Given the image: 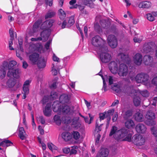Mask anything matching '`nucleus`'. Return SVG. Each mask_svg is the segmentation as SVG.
I'll return each instance as SVG.
<instances>
[{
	"instance_id": "nucleus-39",
	"label": "nucleus",
	"mask_w": 157,
	"mask_h": 157,
	"mask_svg": "<svg viewBox=\"0 0 157 157\" xmlns=\"http://www.w3.org/2000/svg\"><path fill=\"white\" fill-rule=\"evenodd\" d=\"M72 136L73 138L75 140L78 139L80 137L79 133L77 131H73L71 132Z\"/></svg>"
},
{
	"instance_id": "nucleus-60",
	"label": "nucleus",
	"mask_w": 157,
	"mask_h": 157,
	"mask_svg": "<svg viewBox=\"0 0 157 157\" xmlns=\"http://www.w3.org/2000/svg\"><path fill=\"white\" fill-rule=\"evenodd\" d=\"M39 121L42 124L45 123V121L43 116H40L39 118Z\"/></svg>"
},
{
	"instance_id": "nucleus-47",
	"label": "nucleus",
	"mask_w": 157,
	"mask_h": 157,
	"mask_svg": "<svg viewBox=\"0 0 157 157\" xmlns=\"http://www.w3.org/2000/svg\"><path fill=\"white\" fill-rule=\"evenodd\" d=\"M117 130V128L115 126H113L109 134V136H111L114 134H115Z\"/></svg>"
},
{
	"instance_id": "nucleus-38",
	"label": "nucleus",
	"mask_w": 157,
	"mask_h": 157,
	"mask_svg": "<svg viewBox=\"0 0 157 157\" xmlns=\"http://www.w3.org/2000/svg\"><path fill=\"white\" fill-rule=\"evenodd\" d=\"M103 124H101L99 126L98 122L96 121L95 124V127L94 130V133H99L100 131L101 130V127Z\"/></svg>"
},
{
	"instance_id": "nucleus-52",
	"label": "nucleus",
	"mask_w": 157,
	"mask_h": 157,
	"mask_svg": "<svg viewBox=\"0 0 157 157\" xmlns=\"http://www.w3.org/2000/svg\"><path fill=\"white\" fill-rule=\"evenodd\" d=\"M9 65L11 68H14L13 67L17 64V62L14 60H12L9 62Z\"/></svg>"
},
{
	"instance_id": "nucleus-22",
	"label": "nucleus",
	"mask_w": 157,
	"mask_h": 157,
	"mask_svg": "<svg viewBox=\"0 0 157 157\" xmlns=\"http://www.w3.org/2000/svg\"><path fill=\"white\" fill-rule=\"evenodd\" d=\"M60 102L63 104L68 103L70 101V98L68 95L65 94L61 95L59 98Z\"/></svg>"
},
{
	"instance_id": "nucleus-33",
	"label": "nucleus",
	"mask_w": 157,
	"mask_h": 157,
	"mask_svg": "<svg viewBox=\"0 0 157 157\" xmlns=\"http://www.w3.org/2000/svg\"><path fill=\"white\" fill-rule=\"evenodd\" d=\"M58 13L60 19L62 20H64L66 17L65 12L62 9H60L59 10Z\"/></svg>"
},
{
	"instance_id": "nucleus-37",
	"label": "nucleus",
	"mask_w": 157,
	"mask_h": 157,
	"mask_svg": "<svg viewBox=\"0 0 157 157\" xmlns=\"http://www.w3.org/2000/svg\"><path fill=\"white\" fill-rule=\"evenodd\" d=\"M125 125L127 128H129L134 126L135 124L133 121L129 120L125 122Z\"/></svg>"
},
{
	"instance_id": "nucleus-20",
	"label": "nucleus",
	"mask_w": 157,
	"mask_h": 157,
	"mask_svg": "<svg viewBox=\"0 0 157 157\" xmlns=\"http://www.w3.org/2000/svg\"><path fill=\"white\" fill-rule=\"evenodd\" d=\"M39 55L38 53H34L29 56V60L33 63L35 64L36 63L38 60Z\"/></svg>"
},
{
	"instance_id": "nucleus-6",
	"label": "nucleus",
	"mask_w": 157,
	"mask_h": 157,
	"mask_svg": "<svg viewBox=\"0 0 157 157\" xmlns=\"http://www.w3.org/2000/svg\"><path fill=\"white\" fill-rule=\"evenodd\" d=\"M128 72V66L123 63L120 65L118 69V74L120 76H126Z\"/></svg>"
},
{
	"instance_id": "nucleus-62",
	"label": "nucleus",
	"mask_w": 157,
	"mask_h": 157,
	"mask_svg": "<svg viewBox=\"0 0 157 157\" xmlns=\"http://www.w3.org/2000/svg\"><path fill=\"white\" fill-rule=\"evenodd\" d=\"M46 4L49 6H52L53 4V0H45Z\"/></svg>"
},
{
	"instance_id": "nucleus-16",
	"label": "nucleus",
	"mask_w": 157,
	"mask_h": 157,
	"mask_svg": "<svg viewBox=\"0 0 157 157\" xmlns=\"http://www.w3.org/2000/svg\"><path fill=\"white\" fill-rule=\"evenodd\" d=\"M109 154L108 150L106 148H102L97 154L96 157H107Z\"/></svg>"
},
{
	"instance_id": "nucleus-36",
	"label": "nucleus",
	"mask_w": 157,
	"mask_h": 157,
	"mask_svg": "<svg viewBox=\"0 0 157 157\" xmlns=\"http://www.w3.org/2000/svg\"><path fill=\"white\" fill-rule=\"evenodd\" d=\"M12 69L11 68L9 65V63H8L7 61H4L3 62L2 69L5 70V71L8 70L9 71Z\"/></svg>"
},
{
	"instance_id": "nucleus-32",
	"label": "nucleus",
	"mask_w": 157,
	"mask_h": 157,
	"mask_svg": "<svg viewBox=\"0 0 157 157\" xmlns=\"http://www.w3.org/2000/svg\"><path fill=\"white\" fill-rule=\"evenodd\" d=\"M16 80L13 78L9 79L7 81L6 84L10 88H12L16 84Z\"/></svg>"
},
{
	"instance_id": "nucleus-17",
	"label": "nucleus",
	"mask_w": 157,
	"mask_h": 157,
	"mask_svg": "<svg viewBox=\"0 0 157 157\" xmlns=\"http://www.w3.org/2000/svg\"><path fill=\"white\" fill-rule=\"evenodd\" d=\"M51 104L48 103L43 110L44 115L48 117H50L51 115L52 109Z\"/></svg>"
},
{
	"instance_id": "nucleus-2",
	"label": "nucleus",
	"mask_w": 157,
	"mask_h": 157,
	"mask_svg": "<svg viewBox=\"0 0 157 157\" xmlns=\"http://www.w3.org/2000/svg\"><path fill=\"white\" fill-rule=\"evenodd\" d=\"M132 141L137 146H141L144 144L145 139L140 134H135L132 137Z\"/></svg>"
},
{
	"instance_id": "nucleus-10",
	"label": "nucleus",
	"mask_w": 157,
	"mask_h": 157,
	"mask_svg": "<svg viewBox=\"0 0 157 157\" xmlns=\"http://www.w3.org/2000/svg\"><path fill=\"white\" fill-rule=\"evenodd\" d=\"M20 73V70L18 69H14L12 68L9 71L7 72V76L9 77H11L13 76L14 78H18L19 77V74Z\"/></svg>"
},
{
	"instance_id": "nucleus-4",
	"label": "nucleus",
	"mask_w": 157,
	"mask_h": 157,
	"mask_svg": "<svg viewBox=\"0 0 157 157\" xmlns=\"http://www.w3.org/2000/svg\"><path fill=\"white\" fill-rule=\"evenodd\" d=\"M128 130L125 128H122L118 130L115 136V139L117 140L123 139L127 136Z\"/></svg>"
},
{
	"instance_id": "nucleus-49",
	"label": "nucleus",
	"mask_w": 157,
	"mask_h": 157,
	"mask_svg": "<svg viewBox=\"0 0 157 157\" xmlns=\"http://www.w3.org/2000/svg\"><path fill=\"white\" fill-rule=\"evenodd\" d=\"M147 19L151 21H152L155 20V18L153 15L150 13L147 14Z\"/></svg>"
},
{
	"instance_id": "nucleus-55",
	"label": "nucleus",
	"mask_w": 157,
	"mask_h": 157,
	"mask_svg": "<svg viewBox=\"0 0 157 157\" xmlns=\"http://www.w3.org/2000/svg\"><path fill=\"white\" fill-rule=\"evenodd\" d=\"M104 113H105V118H107V122H108V124L109 123L110 121L111 120V118L108 113H107V112H104Z\"/></svg>"
},
{
	"instance_id": "nucleus-26",
	"label": "nucleus",
	"mask_w": 157,
	"mask_h": 157,
	"mask_svg": "<svg viewBox=\"0 0 157 157\" xmlns=\"http://www.w3.org/2000/svg\"><path fill=\"white\" fill-rule=\"evenodd\" d=\"M83 4L89 6L91 8H94L95 7V5L93 2L96 0H82Z\"/></svg>"
},
{
	"instance_id": "nucleus-48",
	"label": "nucleus",
	"mask_w": 157,
	"mask_h": 157,
	"mask_svg": "<svg viewBox=\"0 0 157 157\" xmlns=\"http://www.w3.org/2000/svg\"><path fill=\"white\" fill-rule=\"evenodd\" d=\"M6 71L5 70L1 69L0 70V78L3 79L6 76Z\"/></svg>"
},
{
	"instance_id": "nucleus-24",
	"label": "nucleus",
	"mask_w": 157,
	"mask_h": 157,
	"mask_svg": "<svg viewBox=\"0 0 157 157\" xmlns=\"http://www.w3.org/2000/svg\"><path fill=\"white\" fill-rule=\"evenodd\" d=\"M79 118L77 117L73 119L72 123V125L75 129H78L81 126V124L78 122Z\"/></svg>"
},
{
	"instance_id": "nucleus-12",
	"label": "nucleus",
	"mask_w": 157,
	"mask_h": 157,
	"mask_svg": "<svg viewBox=\"0 0 157 157\" xmlns=\"http://www.w3.org/2000/svg\"><path fill=\"white\" fill-rule=\"evenodd\" d=\"M143 62L144 63L147 65L151 66L153 61V57L149 55H146L144 56L143 58Z\"/></svg>"
},
{
	"instance_id": "nucleus-8",
	"label": "nucleus",
	"mask_w": 157,
	"mask_h": 157,
	"mask_svg": "<svg viewBox=\"0 0 157 157\" xmlns=\"http://www.w3.org/2000/svg\"><path fill=\"white\" fill-rule=\"evenodd\" d=\"M101 61L103 63H106L109 62L112 59L110 54L106 52H102L100 55Z\"/></svg>"
},
{
	"instance_id": "nucleus-50",
	"label": "nucleus",
	"mask_w": 157,
	"mask_h": 157,
	"mask_svg": "<svg viewBox=\"0 0 157 157\" xmlns=\"http://www.w3.org/2000/svg\"><path fill=\"white\" fill-rule=\"evenodd\" d=\"M140 93L143 96L145 97H147L149 95L148 92L146 90L140 91Z\"/></svg>"
},
{
	"instance_id": "nucleus-27",
	"label": "nucleus",
	"mask_w": 157,
	"mask_h": 157,
	"mask_svg": "<svg viewBox=\"0 0 157 157\" xmlns=\"http://www.w3.org/2000/svg\"><path fill=\"white\" fill-rule=\"evenodd\" d=\"M71 110L70 107L68 105H66L63 106L61 110L63 115H69L70 113Z\"/></svg>"
},
{
	"instance_id": "nucleus-25",
	"label": "nucleus",
	"mask_w": 157,
	"mask_h": 157,
	"mask_svg": "<svg viewBox=\"0 0 157 157\" xmlns=\"http://www.w3.org/2000/svg\"><path fill=\"white\" fill-rule=\"evenodd\" d=\"M42 23V20L41 19H39L34 23L33 27V30L34 33H36L38 31Z\"/></svg>"
},
{
	"instance_id": "nucleus-30",
	"label": "nucleus",
	"mask_w": 157,
	"mask_h": 157,
	"mask_svg": "<svg viewBox=\"0 0 157 157\" xmlns=\"http://www.w3.org/2000/svg\"><path fill=\"white\" fill-rule=\"evenodd\" d=\"M127 91L126 90L124 91V93L125 94L127 93V94H128L131 96H132L133 94H135L136 93V90L132 89H131V88L129 86H127L126 88Z\"/></svg>"
},
{
	"instance_id": "nucleus-51",
	"label": "nucleus",
	"mask_w": 157,
	"mask_h": 157,
	"mask_svg": "<svg viewBox=\"0 0 157 157\" xmlns=\"http://www.w3.org/2000/svg\"><path fill=\"white\" fill-rule=\"evenodd\" d=\"M18 44L21 50L23 52L24 49L22 47L23 45V40L22 39L20 38L18 40Z\"/></svg>"
},
{
	"instance_id": "nucleus-40",
	"label": "nucleus",
	"mask_w": 157,
	"mask_h": 157,
	"mask_svg": "<svg viewBox=\"0 0 157 157\" xmlns=\"http://www.w3.org/2000/svg\"><path fill=\"white\" fill-rule=\"evenodd\" d=\"M54 122L56 124L59 125L61 124V121L60 120V117L58 115H55L53 118Z\"/></svg>"
},
{
	"instance_id": "nucleus-29",
	"label": "nucleus",
	"mask_w": 157,
	"mask_h": 157,
	"mask_svg": "<svg viewBox=\"0 0 157 157\" xmlns=\"http://www.w3.org/2000/svg\"><path fill=\"white\" fill-rule=\"evenodd\" d=\"M38 67L40 68H43L46 66V62L44 58H40L37 63Z\"/></svg>"
},
{
	"instance_id": "nucleus-13",
	"label": "nucleus",
	"mask_w": 157,
	"mask_h": 157,
	"mask_svg": "<svg viewBox=\"0 0 157 157\" xmlns=\"http://www.w3.org/2000/svg\"><path fill=\"white\" fill-rule=\"evenodd\" d=\"M135 64L139 66L142 63L143 56L139 53H137L135 54L133 58Z\"/></svg>"
},
{
	"instance_id": "nucleus-31",
	"label": "nucleus",
	"mask_w": 157,
	"mask_h": 157,
	"mask_svg": "<svg viewBox=\"0 0 157 157\" xmlns=\"http://www.w3.org/2000/svg\"><path fill=\"white\" fill-rule=\"evenodd\" d=\"M155 114L151 110L148 111L146 114V117L148 120H152L155 118Z\"/></svg>"
},
{
	"instance_id": "nucleus-1",
	"label": "nucleus",
	"mask_w": 157,
	"mask_h": 157,
	"mask_svg": "<svg viewBox=\"0 0 157 157\" xmlns=\"http://www.w3.org/2000/svg\"><path fill=\"white\" fill-rule=\"evenodd\" d=\"M149 78V76L147 74L141 73L137 75L135 79L137 83H141L146 85L147 84Z\"/></svg>"
},
{
	"instance_id": "nucleus-5",
	"label": "nucleus",
	"mask_w": 157,
	"mask_h": 157,
	"mask_svg": "<svg viewBox=\"0 0 157 157\" xmlns=\"http://www.w3.org/2000/svg\"><path fill=\"white\" fill-rule=\"evenodd\" d=\"M107 41L108 44L112 48H115L117 45V40L114 35H109L107 38Z\"/></svg>"
},
{
	"instance_id": "nucleus-45",
	"label": "nucleus",
	"mask_w": 157,
	"mask_h": 157,
	"mask_svg": "<svg viewBox=\"0 0 157 157\" xmlns=\"http://www.w3.org/2000/svg\"><path fill=\"white\" fill-rule=\"evenodd\" d=\"M100 24L101 27L104 29H106L108 28L109 25L105 20H102L100 21Z\"/></svg>"
},
{
	"instance_id": "nucleus-54",
	"label": "nucleus",
	"mask_w": 157,
	"mask_h": 157,
	"mask_svg": "<svg viewBox=\"0 0 157 157\" xmlns=\"http://www.w3.org/2000/svg\"><path fill=\"white\" fill-rule=\"evenodd\" d=\"M14 38H10L9 41V47L10 49V50H14V49L13 48L12 45L13 44V40Z\"/></svg>"
},
{
	"instance_id": "nucleus-41",
	"label": "nucleus",
	"mask_w": 157,
	"mask_h": 157,
	"mask_svg": "<svg viewBox=\"0 0 157 157\" xmlns=\"http://www.w3.org/2000/svg\"><path fill=\"white\" fill-rule=\"evenodd\" d=\"M133 102L135 106H138L140 104V99L139 97H136L133 98Z\"/></svg>"
},
{
	"instance_id": "nucleus-11",
	"label": "nucleus",
	"mask_w": 157,
	"mask_h": 157,
	"mask_svg": "<svg viewBox=\"0 0 157 157\" xmlns=\"http://www.w3.org/2000/svg\"><path fill=\"white\" fill-rule=\"evenodd\" d=\"M118 56L120 57L121 60L122 62L128 64L130 63L131 59L128 55L121 53L118 54Z\"/></svg>"
},
{
	"instance_id": "nucleus-44",
	"label": "nucleus",
	"mask_w": 157,
	"mask_h": 157,
	"mask_svg": "<svg viewBox=\"0 0 157 157\" xmlns=\"http://www.w3.org/2000/svg\"><path fill=\"white\" fill-rule=\"evenodd\" d=\"M111 89L117 93H120L121 92V89L119 85L117 84L114 85L112 87Z\"/></svg>"
},
{
	"instance_id": "nucleus-59",
	"label": "nucleus",
	"mask_w": 157,
	"mask_h": 157,
	"mask_svg": "<svg viewBox=\"0 0 157 157\" xmlns=\"http://www.w3.org/2000/svg\"><path fill=\"white\" fill-rule=\"evenodd\" d=\"M71 118L70 117H68L67 118H65L64 120V123L66 124H69L71 121Z\"/></svg>"
},
{
	"instance_id": "nucleus-14",
	"label": "nucleus",
	"mask_w": 157,
	"mask_h": 157,
	"mask_svg": "<svg viewBox=\"0 0 157 157\" xmlns=\"http://www.w3.org/2000/svg\"><path fill=\"white\" fill-rule=\"evenodd\" d=\"M136 129L137 132L144 133L146 132L147 128L144 124L139 123L136 126Z\"/></svg>"
},
{
	"instance_id": "nucleus-63",
	"label": "nucleus",
	"mask_w": 157,
	"mask_h": 157,
	"mask_svg": "<svg viewBox=\"0 0 157 157\" xmlns=\"http://www.w3.org/2000/svg\"><path fill=\"white\" fill-rule=\"evenodd\" d=\"M5 142L6 144V147H8L13 145V143L10 141L8 140H5Z\"/></svg>"
},
{
	"instance_id": "nucleus-53",
	"label": "nucleus",
	"mask_w": 157,
	"mask_h": 157,
	"mask_svg": "<svg viewBox=\"0 0 157 157\" xmlns=\"http://www.w3.org/2000/svg\"><path fill=\"white\" fill-rule=\"evenodd\" d=\"M23 90L24 93L28 94L29 92V87L23 86Z\"/></svg>"
},
{
	"instance_id": "nucleus-19",
	"label": "nucleus",
	"mask_w": 157,
	"mask_h": 157,
	"mask_svg": "<svg viewBox=\"0 0 157 157\" xmlns=\"http://www.w3.org/2000/svg\"><path fill=\"white\" fill-rule=\"evenodd\" d=\"M27 135L23 127H20L19 129L18 136L21 140H24L26 139Z\"/></svg>"
},
{
	"instance_id": "nucleus-35",
	"label": "nucleus",
	"mask_w": 157,
	"mask_h": 157,
	"mask_svg": "<svg viewBox=\"0 0 157 157\" xmlns=\"http://www.w3.org/2000/svg\"><path fill=\"white\" fill-rule=\"evenodd\" d=\"M56 12L54 11H49L45 16V19L50 18L54 17L56 15Z\"/></svg>"
},
{
	"instance_id": "nucleus-7",
	"label": "nucleus",
	"mask_w": 157,
	"mask_h": 157,
	"mask_svg": "<svg viewBox=\"0 0 157 157\" xmlns=\"http://www.w3.org/2000/svg\"><path fill=\"white\" fill-rule=\"evenodd\" d=\"M154 46V43L153 42L146 43L144 44L143 47V52L145 53L153 52Z\"/></svg>"
},
{
	"instance_id": "nucleus-15",
	"label": "nucleus",
	"mask_w": 157,
	"mask_h": 157,
	"mask_svg": "<svg viewBox=\"0 0 157 157\" xmlns=\"http://www.w3.org/2000/svg\"><path fill=\"white\" fill-rule=\"evenodd\" d=\"M43 30L40 33V36L43 38V41H45L48 40L50 35L51 29Z\"/></svg>"
},
{
	"instance_id": "nucleus-9",
	"label": "nucleus",
	"mask_w": 157,
	"mask_h": 157,
	"mask_svg": "<svg viewBox=\"0 0 157 157\" xmlns=\"http://www.w3.org/2000/svg\"><path fill=\"white\" fill-rule=\"evenodd\" d=\"M55 20L53 19L46 20L42 24L40 28L42 29H50V28L52 26Z\"/></svg>"
},
{
	"instance_id": "nucleus-21",
	"label": "nucleus",
	"mask_w": 157,
	"mask_h": 157,
	"mask_svg": "<svg viewBox=\"0 0 157 157\" xmlns=\"http://www.w3.org/2000/svg\"><path fill=\"white\" fill-rule=\"evenodd\" d=\"M62 137L63 140L67 142L70 141L72 138V135L69 132H65L62 134Z\"/></svg>"
},
{
	"instance_id": "nucleus-64",
	"label": "nucleus",
	"mask_w": 157,
	"mask_h": 157,
	"mask_svg": "<svg viewBox=\"0 0 157 157\" xmlns=\"http://www.w3.org/2000/svg\"><path fill=\"white\" fill-rule=\"evenodd\" d=\"M63 152L65 154H68L70 151V149L68 147H65L63 149Z\"/></svg>"
},
{
	"instance_id": "nucleus-46",
	"label": "nucleus",
	"mask_w": 157,
	"mask_h": 157,
	"mask_svg": "<svg viewBox=\"0 0 157 157\" xmlns=\"http://www.w3.org/2000/svg\"><path fill=\"white\" fill-rule=\"evenodd\" d=\"M133 113V110L132 109H129L126 111L125 113V117L128 118L131 117Z\"/></svg>"
},
{
	"instance_id": "nucleus-28",
	"label": "nucleus",
	"mask_w": 157,
	"mask_h": 157,
	"mask_svg": "<svg viewBox=\"0 0 157 157\" xmlns=\"http://www.w3.org/2000/svg\"><path fill=\"white\" fill-rule=\"evenodd\" d=\"M151 6V3L150 2L144 1L140 2L138 6L140 8H148Z\"/></svg>"
},
{
	"instance_id": "nucleus-56",
	"label": "nucleus",
	"mask_w": 157,
	"mask_h": 157,
	"mask_svg": "<svg viewBox=\"0 0 157 157\" xmlns=\"http://www.w3.org/2000/svg\"><path fill=\"white\" fill-rule=\"evenodd\" d=\"M50 96L53 98H56L57 97V93L56 92L52 91L51 93Z\"/></svg>"
},
{
	"instance_id": "nucleus-58",
	"label": "nucleus",
	"mask_w": 157,
	"mask_h": 157,
	"mask_svg": "<svg viewBox=\"0 0 157 157\" xmlns=\"http://www.w3.org/2000/svg\"><path fill=\"white\" fill-rule=\"evenodd\" d=\"M118 117V114L117 112L115 113L114 115H113L112 118V121L113 122H115L116 121Z\"/></svg>"
},
{
	"instance_id": "nucleus-61",
	"label": "nucleus",
	"mask_w": 157,
	"mask_h": 157,
	"mask_svg": "<svg viewBox=\"0 0 157 157\" xmlns=\"http://www.w3.org/2000/svg\"><path fill=\"white\" fill-rule=\"evenodd\" d=\"M99 118L100 121L103 120L105 118V113L104 112L99 114Z\"/></svg>"
},
{
	"instance_id": "nucleus-18",
	"label": "nucleus",
	"mask_w": 157,
	"mask_h": 157,
	"mask_svg": "<svg viewBox=\"0 0 157 157\" xmlns=\"http://www.w3.org/2000/svg\"><path fill=\"white\" fill-rule=\"evenodd\" d=\"M109 69L112 73H116L117 70V63L115 61L111 62L109 65Z\"/></svg>"
},
{
	"instance_id": "nucleus-34",
	"label": "nucleus",
	"mask_w": 157,
	"mask_h": 157,
	"mask_svg": "<svg viewBox=\"0 0 157 157\" xmlns=\"http://www.w3.org/2000/svg\"><path fill=\"white\" fill-rule=\"evenodd\" d=\"M106 45L107 44L106 42L105 41V44H102L101 45H100V46L99 47H100V49L101 50V53H107V52H108V47Z\"/></svg>"
},
{
	"instance_id": "nucleus-42",
	"label": "nucleus",
	"mask_w": 157,
	"mask_h": 157,
	"mask_svg": "<svg viewBox=\"0 0 157 157\" xmlns=\"http://www.w3.org/2000/svg\"><path fill=\"white\" fill-rule=\"evenodd\" d=\"M74 16H71L70 17L68 21L67 25L69 26H71L73 25L75 23Z\"/></svg>"
},
{
	"instance_id": "nucleus-43",
	"label": "nucleus",
	"mask_w": 157,
	"mask_h": 157,
	"mask_svg": "<svg viewBox=\"0 0 157 157\" xmlns=\"http://www.w3.org/2000/svg\"><path fill=\"white\" fill-rule=\"evenodd\" d=\"M132 135L131 133L128 134L126 137L121 140L122 141H127L128 142H131L132 140Z\"/></svg>"
},
{
	"instance_id": "nucleus-23",
	"label": "nucleus",
	"mask_w": 157,
	"mask_h": 157,
	"mask_svg": "<svg viewBox=\"0 0 157 157\" xmlns=\"http://www.w3.org/2000/svg\"><path fill=\"white\" fill-rule=\"evenodd\" d=\"M135 119L139 122L142 121L143 120V116L142 111L140 110L137 111L134 115Z\"/></svg>"
},
{
	"instance_id": "nucleus-3",
	"label": "nucleus",
	"mask_w": 157,
	"mask_h": 157,
	"mask_svg": "<svg viewBox=\"0 0 157 157\" xmlns=\"http://www.w3.org/2000/svg\"><path fill=\"white\" fill-rule=\"evenodd\" d=\"M105 43V41L101 38L99 36L96 35L92 38V44L96 47L100 46Z\"/></svg>"
},
{
	"instance_id": "nucleus-57",
	"label": "nucleus",
	"mask_w": 157,
	"mask_h": 157,
	"mask_svg": "<svg viewBox=\"0 0 157 157\" xmlns=\"http://www.w3.org/2000/svg\"><path fill=\"white\" fill-rule=\"evenodd\" d=\"M48 97L47 96H45L43 97L41 101L43 104L44 105L46 103V102L48 101Z\"/></svg>"
}]
</instances>
